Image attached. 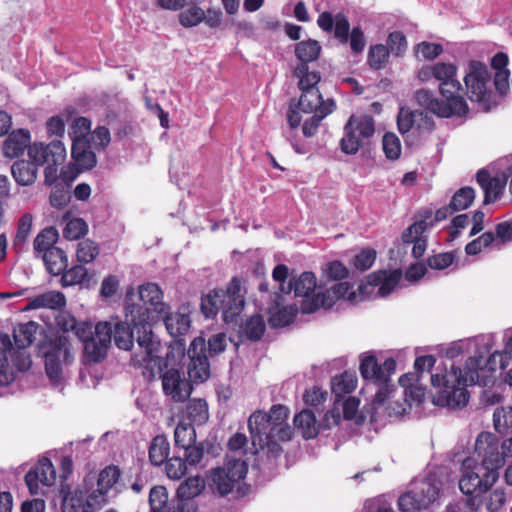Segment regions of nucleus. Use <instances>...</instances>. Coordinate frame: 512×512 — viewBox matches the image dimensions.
Masks as SVG:
<instances>
[{
    "mask_svg": "<svg viewBox=\"0 0 512 512\" xmlns=\"http://www.w3.org/2000/svg\"><path fill=\"white\" fill-rule=\"evenodd\" d=\"M139 297L145 306L142 308L149 309L152 320L154 319L153 312L159 314L165 313L168 306L162 301L163 292L161 288L155 283H145L139 286Z\"/></svg>",
    "mask_w": 512,
    "mask_h": 512,
    "instance_id": "nucleus-25",
    "label": "nucleus"
},
{
    "mask_svg": "<svg viewBox=\"0 0 512 512\" xmlns=\"http://www.w3.org/2000/svg\"><path fill=\"white\" fill-rule=\"evenodd\" d=\"M335 102L333 99H327L326 104L318 111L313 113L311 117L306 119L302 125V132L305 137H313L322 122V120L331 114L335 109Z\"/></svg>",
    "mask_w": 512,
    "mask_h": 512,
    "instance_id": "nucleus-37",
    "label": "nucleus"
},
{
    "mask_svg": "<svg viewBox=\"0 0 512 512\" xmlns=\"http://www.w3.org/2000/svg\"><path fill=\"white\" fill-rule=\"evenodd\" d=\"M186 416L192 424L202 425L208 420V407L203 399H192L186 407Z\"/></svg>",
    "mask_w": 512,
    "mask_h": 512,
    "instance_id": "nucleus-45",
    "label": "nucleus"
},
{
    "mask_svg": "<svg viewBox=\"0 0 512 512\" xmlns=\"http://www.w3.org/2000/svg\"><path fill=\"white\" fill-rule=\"evenodd\" d=\"M272 425L268 415L262 411L254 412L248 419V429L254 453L269 447L271 444Z\"/></svg>",
    "mask_w": 512,
    "mask_h": 512,
    "instance_id": "nucleus-20",
    "label": "nucleus"
},
{
    "mask_svg": "<svg viewBox=\"0 0 512 512\" xmlns=\"http://www.w3.org/2000/svg\"><path fill=\"white\" fill-rule=\"evenodd\" d=\"M316 286L317 282L315 274L312 272H303L294 280L293 284L291 282L289 283L287 290L282 287L281 291L289 293L293 289L296 297H304L306 300L310 299L309 295L316 289Z\"/></svg>",
    "mask_w": 512,
    "mask_h": 512,
    "instance_id": "nucleus-33",
    "label": "nucleus"
},
{
    "mask_svg": "<svg viewBox=\"0 0 512 512\" xmlns=\"http://www.w3.org/2000/svg\"><path fill=\"white\" fill-rule=\"evenodd\" d=\"M162 389L164 394L174 402L186 401L193 390L189 379L185 377L184 372L170 368L161 374Z\"/></svg>",
    "mask_w": 512,
    "mask_h": 512,
    "instance_id": "nucleus-15",
    "label": "nucleus"
},
{
    "mask_svg": "<svg viewBox=\"0 0 512 512\" xmlns=\"http://www.w3.org/2000/svg\"><path fill=\"white\" fill-rule=\"evenodd\" d=\"M298 86L302 91L298 101V108L304 113H318L326 104L317 87L321 80L320 73L313 70L308 76H299Z\"/></svg>",
    "mask_w": 512,
    "mask_h": 512,
    "instance_id": "nucleus-14",
    "label": "nucleus"
},
{
    "mask_svg": "<svg viewBox=\"0 0 512 512\" xmlns=\"http://www.w3.org/2000/svg\"><path fill=\"white\" fill-rule=\"evenodd\" d=\"M32 226V214H23L18 221L17 232L13 240V247L17 252H22L26 248V243L32 231Z\"/></svg>",
    "mask_w": 512,
    "mask_h": 512,
    "instance_id": "nucleus-42",
    "label": "nucleus"
},
{
    "mask_svg": "<svg viewBox=\"0 0 512 512\" xmlns=\"http://www.w3.org/2000/svg\"><path fill=\"white\" fill-rule=\"evenodd\" d=\"M126 323L121 321L109 322L112 325V339L119 349L130 350L133 346L134 333L138 351L134 352L131 361L134 366L143 367L154 377L155 369L161 368V342L152 331V317L149 309L138 304L126 308Z\"/></svg>",
    "mask_w": 512,
    "mask_h": 512,
    "instance_id": "nucleus-2",
    "label": "nucleus"
},
{
    "mask_svg": "<svg viewBox=\"0 0 512 512\" xmlns=\"http://www.w3.org/2000/svg\"><path fill=\"white\" fill-rule=\"evenodd\" d=\"M66 305V298L63 293L59 291H48L36 295L29 299L27 309H61Z\"/></svg>",
    "mask_w": 512,
    "mask_h": 512,
    "instance_id": "nucleus-31",
    "label": "nucleus"
},
{
    "mask_svg": "<svg viewBox=\"0 0 512 512\" xmlns=\"http://www.w3.org/2000/svg\"><path fill=\"white\" fill-rule=\"evenodd\" d=\"M341 415L337 409L327 411L322 422L316 420L315 413L310 409H303L295 415L294 425L301 431L303 438L313 439L321 430L330 429L340 424Z\"/></svg>",
    "mask_w": 512,
    "mask_h": 512,
    "instance_id": "nucleus-13",
    "label": "nucleus"
},
{
    "mask_svg": "<svg viewBox=\"0 0 512 512\" xmlns=\"http://www.w3.org/2000/svg\"><path fill=\"white\" fill-rule=\"evenodd\" d=\"M432 215L433 210L430 208L419 211L415 216L414 223L403 231V242L410 244V242L425 238L424 233L433 226Z\"/></svg>",
    "mask_w": 512,
    "mask_h": 512,
    "instance_id": "nucleus-28",
    "label": "nucleus"
},
{
    "mask_svg": "<svg viewBox=\"0 0 512 512\" xmlns=\"http://www.w3.org/2000/svg\"><path fill=\"white\" fill-rule=\"evenodd\" d=\"M481 363L482 356H473L466 360L463 369L451 364L449 371L431 375L432 386L439 389L433 403L443 407L464 406L469 400L467 386H489L494 382L493 373L508 366L507 356L499 351L489 356L484 367Z\"/></svg>",
    "mask_w": 512,
    "mask_h": 512,
    "instance_id": "nucleus-1",
    "label": "nucleus"
},
{
    "mask_svg": "<svg viewBox=\"0 0 512 512\" xmlns=\"http://www.w3.org/2000/svg\"><path fill=\"white\" fill-rule=\"evenodd\" d=\"M38 168L27 160H17L11 166V173L15 181L21 186L32 185L37 178Z\"/></svg>",
    "mask_w": 512,
    "mask_h": 512,
    "instance_id": "nucleus-32",
    "label": "nucleus"
},
{
    "mask_svg": "<svg viewBox=\"0 0 512 512\" xmlns=\"http://www.w3.org/2000/svg\"><path fill=\"white\" fill-rule=\"evenodd\" d=\"M444 98L445 100L435 98L432 92L425 89L415 93L416 102L439 117L464 116L468 112V105L462 95H450Z\"/></svg>",
    "mask_w": 512,
    "mask_h": 512,
    "instance_id": "nucleus-10",
    "label": "nucleus"
},
{
    "mask_svg": "<svg viewBox=\"0 0 512 512\" xmlns=\"http://www.w3.org/2000/svg\"><path fill=\"white\" fill-rule=\"evenodd\" d=\"M40 257L43 259L45 267L51 275H60L68 266L67 255L58 247L48 250Z\"/></svg>",
    "mask_w": 512,
    "mask_h": 512,
    "instance_id": "nucleus-35",
    "label": "nucleus"
},
{
    "mask_svg": "<svg viewBox=\"0 0 512 512\" xmlns=\"http://www.w3.org/2000/svg\"><path fill=\"white\" fill-rule=\"evenodd\" d=\"M244 306L245 296L237 277H233L225 289H214L201 299V310L206 318H213L221 312L226 323L233 322Z\"/></svg>",
    "mask_w": 512,
    "mask_h": 512,
    "instance_id": "nucleus-3",
    "label": "nucleus"
},
{
    "mask_svg": "<svg viewBox=\"0 0 512 512\" xmlns=\"http://www.w3.org/2000/svg\"><path fill=\"white\" fill-rule=\"evenodd\" d=\"M99 255V247L98 245L90 240L84 239L80 241L77 245L76 256L77 260L80 263H91L95 260V258Z\"/></svg>",
    "mask_w": 512,
    "mask_h": 512,
    "instance_id": "nucleus-53",
    "label": "nucleus"
},
{
    "mask_svg": "<svg viewBox=\"0 0 512 512\" xmlns=\"http://www.w3.org/2000/svg\"><path fill=\"white\" fill-rule=\"evenodd\" d=\"M10 351L0 347V387H6L15 380V372L9 365Z\"/></svg>",
    "mask_w": 512,
    "mask_h": 512,
    "instance_id": "nucleus-58",
    "label": "nucleus"
},
{
    "mask_svg": "<svg viewBox=\"0 0 512 512\" xmlns=\"http://www.w3.org/2000/svg\"><path fill=\"white\" fill-rule=\"evenodd\" d=\"M318 27L326 32H334V37L341 43H350L351 52L355 55L361 54L365 48L366 40L360 26H355L350 32V23L347 16L340 12L335 16L329 11L322 12L317 19Z\"/></svg>",
    "mask_w": 512,
    "mask_h": 512,
    "instance_id": "nucleus-5",
    "label": "nucleus"
},
{
    "mask_svg": "<svg viewBox=\"0 0 512 512\" xmlns=\"http://www.w3.org/2000/svg\"><path fill=\"white\" fill-rule=\"evenodd\" d=\"M491 80V73L486 64L472 60L468 64V72L464 77L466 94L472 102H476L485 111L489 110L491 92L488 84Z\"/></svg>",
    "mask_w": 512,
    "mask_h": 512,
    "instance_id": "nucleus-9",
    "label": "nucleus"
},
{
    "mask_svg": "<svg viewBox=\"0 0 512 512\" xmlns=\"http://www.w3.org/2000/svg\"><path fill=\"white\" fill-rule=\"evenodd\" d=\"M88 232V225L82 218H73L67 221L63 236L68 240H78Z\"/></svg>",
    "mask_w": 512,
    "mask_h": 512,
    "instance_id": "nucleus-56",
    "label": "nucleus"
},
{
    "mask_svg": "<svg viewBox=\"0 0 512 512\" xmlns=\"http://www.w3.org/2000/svg\"><path fill=\"white\" fill-rule=\"evenodd\" d=\"M179 23L185 28H192L205 19V11L197 4H191L178 15Z\"/></svg>",
    "mask_w": 512,
    "mask_h": 512,
    "instance_id": "nucleus-46",
    "label": "nucleus"
},
{
    "mask_svg": "<svg viewBox=\"0 0 512 512\" xmlns=\"http://www.w3.org/2000/svg\"><path fill=\"white\" fill-rule=\"evenodd\" d=\"M63 287L79 285L88 280V271L83 265H75L61 273Z\"/></svg>",
    "mask_w": 512,
    "mask_h": 512,
    "instance_id": "nucleus-51",
    "label": "nucleus"
},
{
    "mask_svg": "<svg viewBox=\"0 0 512 512\" xmlns=\"http://www.w3.org/2000/svg\"><path fill=\"white\" fill-rule=\"evenodd\" d=\"M174 440L177 447L187 448L195 443L196 434L192 425L178 424L174 431Z\"/></svg>",
    "mask_w": 512,
    "mask_h": 512,
    "instance_id": "nucleus-55",
    "label": "nucleus"
},
{
    "mask_svg": "<svg viewBox=\"0 0 512 512\" xmlns=\"http://www.w3.org/2000/svg\"><path fill=\"white\" fill-rule=\"evenodd\" d=\"M283 301L280 293L274 294L272 305L268 308V322L271 327L282 328L291 324L298 313V307L295 304L282 306Z\"/></svg>",
    "mask_w": 512,
    "mask_h": 512,
    "instance_id": "nucleus-24",
    "label": "nucleus"
},
{
    "mask_svg": "<svg viewBox=\"0 0 512 512\" xmlns=\"http://www.w3.org/2000/svg\"><path fill=\"white\" fill-rule=\"evenodd\" d=\"M359 369L361 376L366 380H372L374 383L384 381L380 364L374 355L362 356Z\"/></svg>",
    "mask_w": 512,
    "mask_h": 512,
    "instance_id": "nucleus-43",
    "label": "nucleus"
},
{
    "mask_svg": "<svg viewBox=\"0 0 512 512\" xmlns=\"http://www.w3.org/2000/svg\"><path fill=\"white\" fill-rule=\"evenodd\" d=\"M386 47L393 55L402 56L407 49V40L405 35L400 31L389 33Z\"/></svg>",
    "mask_w": 512,
    "mask_h": 512,
    "instance_id": "nucleus-61",
    "label": "nucleus"
},
{
    "mask_svg": "<svg viewBox=\"0 0 512 512\" xmlns=\"http://www.w3.org/2000/svg\"><path fill=\"white\" fill-rule=\"evenodd\" d=\"M475 199V191L473 188L466 186L457 190L450 201L451 207L456 212L465 210L473 203Z\"/></svg>",
    "mask_w": 512,
    "mask_h": 512,
    "instance_id": "nucleus-54",
    "label": "nucleus"
},
{
    "mask_svg": "<svg viewBox=\"0 0 512 512\" xmlns=\"http://www.w3.org/2000/svg\"><path fill=\"white\" fill-rule=\"evenodd\" d=\"M159 316L163 317L168 333L174 338L185 335L190 329L191 320L187 313L166 311Z\"/></svg>",
    "mask_w": 512,
    "mask_h": 512,
    "instance_id": "nucleus-29",
    "label": "nucleus"
},
{
    "mask_svg": "<svg viewBox=\"0 0 512 512\" xmlns=\"http://www.w3.org/2000/svg\"><path fill=\"white\" fill-rule=\"evenodd\" d=\"M357 385V376L355 372L345 371L336 375L331 380V390L336 398H341L354 391Z\"/></svg>",
    "mask_w": 512,
    "mask_h": 512,
    "instance_id": "nucleus-39",
    "label": "nucleus"
},
{
    "mask_svg": "<svg viewBox=\"0 0 512 512\" xmlns=\"http://www.w3.org/2000/svg\"><path fill=\"white\" fill-rule=\"evenodd\" d=\"M72 158L81 169H91L96 165V155L86 139H74L71 148Z\"/></svg>",
    "mask_w": 512,
    "mask_h": 512,
    "instance_id": "nucleus-30",
    "label": "nucleus"
},
{
    "mask_svg": "<svg viewBox=\"0 0 512 512\" xmlns=\"http://www.w3.org/2000/svg\"><path fill=\"white\" fill-rule=\"evenodd\" d=\"M248 473V464L245 460L227 455L222 467H216L211 471V479L215 490L226 496L235 489L238 494H245L247 487L244 479Z\"/></svg>",
    "mask_w": 512,
    "mask_h": 512,
    "instance_id": "nucleus-7",
    "label": "nucleus"
},
{
    "mask_svg": "<svg viewBox=\"0 0 512 512\" xmlns=\"http://www.w3.org/2000/svg\"><path fill=\"white\" fill-rule=\"evenodd\" d=\"M56 470L49 458H42L25 475V482L31 494H42L43 489L54 485Z\"/></svg>",
    "mask_w": 512,
    "mask_h": 512,
    "instance_id": "nucleus-17",
    "label": "nucleus"
},
{
    "mask_svg": "<svg viewBox=\"0 0 512 512\" xmlns=\"http://www.w3.org/2000/svg\"><path fill=\"white\" fill-rule=\"evenodd\" d=\"M190 362L188 364V375L196 382H204L209 378L210 365L205 354V339L195 338L188 350Z\"/></svg>",
    "mask_w": 512,
    "mask_h": 512,
    "instance_id": "nucleus-19",
    "label": "nucleus"
},
{
    "mask_svg": "<svg viewBox=\"0 0 512 512\" xmlns=\"http://www.w3.org/2000/svg\"><path fill=\"white\" fill-rule=\"evenodd\" d=\"M197 504L195 500L181 498L178 495L170 502L166 512H196Z\"/></svg>",
    "mask_w": 512,
    "mask_h": 512,
    "instance_id": "nucleus-64",
    "label": "nucleus"
},
{
    "mask_svg": "<svg viewBox=\"0 0 512 512\" xmlns=\"http://www.w3.org/2000/svg\"><path fill=\"white\" fill-rule=\"evenodd\" d=\"M354 116H351L344 126V134L340 140L341 151L346 155H355L363 145V139L356 133L353 125Z\"/></svg>",
    "mask_w": 512,
    "mask_h": 512,
    "instance_id": "nucleus-34",
    "label": "nucleus"
},
{
    "mask_svg": "<svg viewBox=\"0 0 512 512\" xmlns=\"http://www.w3.org/2000/svg\"><path fill=\"white\" fill-rule=\"evenodd\" d=\"M376 260V251L371 248L362 249L357 253L351 264L356 270L366 271L368 270Z\"/></svg>",
    "mask_w": 512,
    "mask_h": 512,
    "instance_id": "nucleus-59",
    "label": "nucleus"
},
{
    "mask_svg": "<svg viewBox=\"0 0 512 512\" xmlns=\"http://www.w3.org/2000/svg\"><path fill=\"white\" fill-rule=\"evenodd\" d=\"M337 300L339 299L332 293V289L329 288L323 293L319 292L315 294L311 299L304 300L301 305V311L307 314L313 313L320 308L330 309Z\"/></svg>",
    "mask_w": 512,
    "mask_h": 512,
    "instance_id": "nucleus-36",
    "label": "nucleus"
},
{
    "mask_svg": "<svg viewBox=\"0 0 512 512\" xmlns=\"http://www.w3.org/2000/svg\"><path fill=\"white\" fill-rule=\"evenodd\" d=\"M39 325L34 321L18 324L13 330V338L18 349L24 350L29 347L35 338Z\"/></svg>",
    "mask_w": 512,
    "mask_h": 512,
    "instance_id": "nucleus-38",
    "label": "nucleus"
},
{
    "mask_svg": "<svg viewBox=\"0 0 512 512\" xmlns=\"http://www.w3.org/2000/svg\"><path fill=\"white\" fill-rule=\"evenodd\" d=\"M168 493L164 486H154L149 493L150 512H166L169 507Z\"/></svg>",
    "mask_w": 512,
    "mask_h": 512,
    "instance_id": "nucleus-49",
    "label": "nucleus"
},
{
    "mask_svg": "<svg viewBox=\"0 0 512 512\" xmlns=\"http://www.w3.org/2000/svg\"><path fill=\"white\" fill-rule=\"evenodd\" d=\"M59 237L58 231L54 227H47L41 230L33 242V251L36 257L42 256L48 250L55 248V243Z\"/></svg>",
    "mask_w": 512,
    "mask_h": 512,
    "instance_id": "nucleus-40",
    "label": "nucleus"
},
{
    "mask_svg": "<svg viewBox=\"0 0 512 512\" xmlns=\"http://www.w3.org/2000/svg\"><path fill=\"white\" fill-rule=\"evenodd\" d=\"M383 151L390 160H396L401 154V144L399 138L394 133H386L382 140Z\"/></svg>",
    "mask_w": 512,
    "mask_h": 512,
    "instance_id": "nucleus-60",
    "label": "nucleus"
},
{
    "mask_svg": "<svg viewBox=\"0 0 512 512\" xmlns=\"http://www.w3.org/2000/svg\"><path fill=\"white\" fill-rule=\"evenodd\" d=\"M170 451V444L163 435L153 438L149 446V459L155 466L162 465L167 459Z\"/></svg>",
    "mask_w": 512,
    "mask_h": 512,
    "instance_id": "nucleus-41",
    "label": "nucleus"
},
{
    "mask_svg": "<svg viewBox=\"0 0 512 512\" xmlns=\"http://www.w3.org/2000/svg\"><path fill=\"white\" fill-rule=\"evenodd\" d=\"M356 133L363 139H368L373 136L375 132L374 119L369 115L361 116L353 121Z\"/></svg>",
    "mask_w": 512,
    "mask_h": 512,
    "instance_id": "nucleus-63",
    "label": "nucleus"
},
{
    "mask_svg": "<svg viewBox=\"0 0 512 512\" xmlns=\"http://www.w3.org/2000/svg\"><path fill=\"white\" fill-rule=\"evenodd\" d=\"M120 477V470L117 466L111 465L104 468L97 480V488L85 495L83 501V491H76L75 496L71 498L72 506L82 508L83 512H94L105 503V496L114 486Z\"/></svg>",
    "mask_w": 512,
    "mask_h": 512,
    "instance_id": "nucleus-8",
    "label": "nucleus"
},
{
    "mask_svg": "<svg viewBox=\"0 0 512 512\" xmlns=\"http://www.w3.org/2000/svg\"><path fill=\"white\" fill-rule=\"evenodd\" d=\"M457 67L452 63L437 62L434 64V78L440 82L439 89L443 97L460 95L461 83L456 79Z\"/></svg>",
    "mask_w": 512,
    "mask_h": 512,
    "instance_id": "nucleus-23",
    "label": "nucleus"
},
{
    "mask_svg": "<svg viewBox=\"0 0 512 512\" xmlns=\"http://www.w3.org/2000/svg\"><path fill=\"white\" fill-rule=\"evenodd\" d=\"M166 474L170 479L178 480L182 478L187 471L186 461L181 457H172L166 461Z\"/></svg>",
    "mask_w": 512,
    "mask_h": 512,
    "instance_id": "nucleus-62",
    "label": "nucleus"
},
{
    "mask_svg": "<svg viewBox=\"0 0 512 512\" xmlns=\"http://www.w3.org/2000/svg\"><path fill=\"white\" fill-rule=\"evenodd\" d=\"M31 142V135L27 129L12 131L2 145V153L5 157L13 159L24 154Z\"/></svg>",
    "mask_w": 512,
    "mask_h": 512,
    "instance_id": "nucleus-27",
    "label": "nucleus"
},
{
    "mask_svg": "<svg viewBox=\"0 0 512 512\" xmlns=\"http://www.w3.org/2000/svg\"><path fill=\"white\" fill-rule=\"evenodd\" d=\"M390 51L383 44L372 45L369 48L367 63L374 70L382 69L389 59Z\"/></svg>",
    "mask_w": 512,
    "mask_h": 512,
    "instance_id": "nucleus-48",
    "label": "nucleus"
},
{
    "mask_svg": "<svg viewBox=\"0 0 512 512\" xmlns=\"http://www.w3.org/2000/svg\"><path fill=\"white\" fill-rule=\"evenodd\" d=\"M400 279L401 272L397 270L391 272L379 270L367 277V285L377 288L376 295L383 298L397 287Z\"/></svg>",
    "mask_w": 512,
    "mask_h": 512,
    "instance_id": "nucleus-26",
    "label": "nucleus"
},
{
    "mask_svg": "<svg viewBox=\"0 0 512 512\" xmlns=\"http://www.w3.org/2000/svg\"><path fill=\"white\" fill-rule=\"evenodd\" d=\"M266 329L265 321L261 315H253L246 320L243 332L249 340H259Z\"/></svg>",
    "mask_w": 512,
    "mask_h": 512,
    "instance_id": "nucleus-52",
    "label": "nucleus"
},
{
    "mask_svg": "<svg viewBox=\"0 0 512 512\" xmlns=\"http://www.w3.org/2000/svg\"><path fill=\"white\" fill-rule=\"evenodd\" d=\"M321 50L322 47L317 40L308 39L298 42L295 46V56L299 64L293 71L294 76L303 77L311 74L313 70H310L309 64L319 58Z\"/></svg>",
    "mask_w": 512,
    "mask_h": 512,
    "instance_id": "nucleus-22",
    "label": "nucleus"
},
{
    "mask_svg": "<svg viewBox=\"0 0 512 512\" xmlns=\"http://www.w3.org/2000/svg\"><path fill=\"white\" fill-rule=\"evenodd\" d=\"M39 352L45 360V371L54 385H61L63 380L62 366L73 360L71 343L67 335L57 334L44 341Z\"/></svg>",
    "mask_w": 512,
    "mask_h": 512,
    "instance_id": "nucleus-4",
    "label": "nucleus"
},
{
    "mask_svg": "<svg viewBox=\"0 0 512 512\" xmlns=\"http://www.w3.org/2000/svg\"><path fill=\"white\" fill-rule=\"evenodd\" d=\"M112 325L99 322L95 325V336L83 345L84 355L89 363H99L107 356L112 340Z\"/></svg>",
    "mask_w": 512,
    "mask_h": 512,
    "instance_id": "nucleus-16",
    "label": "nucleus"
},
{
    "mask_svg": "<svg viewBox=\"0 0 512 512\" xmlns=\"http://www.w3.org/2000/svg\"><path fill=\"white\" fill-rule=\"evenodd\" d=\"M28 156L31 163L38 168L50 162L63 163L66 158V149L60 140H53L49 144L35 142L29 145Z\"/></svg>",
    "mask_w": 512,
    "mask_h": 512,
    "instance_id": "nucleus-18",
    "label": "nucleus"
},
{
    "mask_svg": "<svg viewBox=\"0 0 512 512\" xmlns=\"http://www.w3.org/2000/svg\"><path fill=\"white\" fill-rule=\"evenodd\" d=\"M485 496L483 500H479L480 504L484 502V505L488 512H499L507 501V495L503 487H497L495 489L485 490L483 494Z\"/></svg>",
    "mask_w": 512,
    "mask_h": 512,
    "instance_id": "nucleus-44",
    "label": "nucleus"
},
{
    "mask_svg": "<svg viewBox=\"0 0 512 512\" xmlns=\"http://www.w3.org/2000/svg\"><path fill=\"white\" fill-rule=\"evenodd\" d=\"M509 179L508 171L506 170V164L503 163V170L498 175L492 177L490 173L481 169L476 174V180L479 186L484 192L483 203L485 205L493 203L503 192L507 181Z\"/></svg>",
    "mask_w": 512,
    "mask_h": 512,
    "instance_id": "nucleus-21",
    "label": "nucleus"
},
{
    "mask_svg": "<svg viewBox=\"0 0 512 512\" xmlns=\"http://www.w3.org/2000/svg\"><path fill=\"white\" fill-rule=\"evenodd\" d=\"M439 496V485L430 480H424L415 490L401 495L398 499V506L402 512L419 511L427 509Z\"/></svg>",
    "mask_w": 512,
    "mask_h": 512,
    "instance_id": "nucleus-12",
    "label": "nucleus"
},
{
    "mask_svg": "<svg viewBox=\"0 0 512 512\" xmlns=\"http://www.w3.org/2000/svg\"><path fill=\"white\" fill-rule=\"evenodd\" d=\"M493 425L500 434L512 430V407H498L493 413Z\"/></svg>",
    "mask_w": 512,
    "mask_h": 512,
    "instance_id": "nucleus-50",
    "label": "nucleus"
},
{
    "mask_svg": "<svg viewBox=\"0 0 512 512\" xmlns=\"http://www.w3.org/2000/svg\"><path fill=\"white\" fill-rule=\"evenodd\" d=\"M204 487L205 482L203 478L200 476L189 477L179 485L176 495L188 500H194V498L202 492Z\"/></svg>",
    "mask_w": 512,
    "mask_h": 512,
    "instance_id": "nucleus-47",
    "label": "nucleus"
},
{
    "mask_svg": "<svg viewBox=\"0 0 512 512\" xmlns=\"http://www.w3.org/2000/svg\"><path fill=\"white\" fill-rule=\"evenodd\" d=\"M71 200L69 185L55 184L51 190L49 201L51 206L62 209L68 205Z\"/></svg>",
    "mask_w": 512,
    "mask_h": 512,
    "instance_id": "nucleus-57",
    "label": "nucleus"
},
{
    "mask_svg": "<svg viewBox=\"0 0 512 512\" xmlns=\"http://www.w3.org/2000/svg\"><path fill=\"white\" fill-rule=\"evenodd\" d=\"M486 480V471L475 468L474 458L467 457L464 459L462 463V477L459 480V488L463 494L472 496L468 502L469 505L476 509L480 505V501H477V498L496 482Z\"/></svg>",
    "mask_w": 512,
    "mask_h": 512,
    "instance_id": "nucleus-11",
    "label": "nucleus"
},
{
    "mask_svg": "<svg viewBox=\"0 0 512 512\" xmlns=\"http://www.w3.org/2000/svg\"><path fill=\"white\" fill-rule=\"evenodd\" d=\"M475 454L481 463L475 460V468L486 471V481H497L499 469L505 464L508 456L498 437L491 432H481L475 441Z\"/></svg>",
    "mask_w": 512,
    "mask_h": 512,
    "instance_id": "nucleus-6",
    "label": "nucleus"
}]
</instances>
